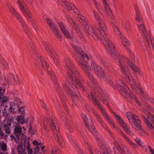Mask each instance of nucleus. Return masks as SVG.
<instances>
[{"label":"nucleus","mask_w":154,"mask_h":154,"mask_svg":"<svg viewBox=\"0 0 154 154\" xmlns=\"http://www.w3.org/2000/svg\"><path fill=\"white\" fill-rule=\"evenodd\" d=\"M122 43L124 46L125 48L126 49H127L128 48L126 46V45H129L130 44V42L128 41V40L125 37V38H123V39L122 40Z\"/></svg>","instance_id":"38"},{"label":"nucleus","mask_w":154,"mask_h":154,"mask_svg":"<svg viewBox=\"0 0 154 154\" xmlns=\"http://www.w3.org/2000/svg\"><path fill=\"white\" fill-rule=\"evenodd\" d=\"M81 117L82 118L84 123L89 119H88L86 116L84 114H82Z\"/></svg>","instance_id":"58"},{"label":"nucleus","mask_w":154,"mask_h":154,"mask_svg":"<svg viewBox=\"0 0 154 154\" xmlns=\"http://www.w3.org/2000/svg\"><path fill=\"white\" fill-rule=\"evenodd\" d=\"M103 116L110 125H112V124H113L114 123L110 119L107 114H105V115Z\"/></svg>","instance_id":"47"},{"label":"nucleus","mask_w":154,"mask_h":154,"mask_svg":"<svg viewBox=\"0 0 154 154\" xmlns=\"http://www.w3.org/2000/svg\"><path fill=\"white\" fill-rule=\"evenodd\" d=\"M81 65V68L83 71L86 74V76L88 78L92 81L93 83L95 84L96 83L95 78H94L91 71L88 67H87L86 66Z\"/></svg>","instance_id":"16"},{"label":"nucleus","mask_w":154,"mask_h":154,"mask_svg":"<svg viewBox=\"0 0 154 154\" xmlns=\"http://www.w3.org/2000/svg\"><path fill=\"white\" fill-rule=\"evenodd\" d=\"M19 113H20L23 114L25 113V109L23 106L20 107L19 106Z\"/></svg>","instance_id":"62"},{"label":"nucleus","mask_w":154,"mask_h":154,"mask_svg":"<svg viewBox=\"0 0 154 154\" xmlns=\"http://www.w3.org/2000/svg\"><path fill=\"white\" fill-rule=\"evenodd\" d=\"M127 49L129 51L130 54L131 56V58L132 60H134L135 59V56L132 53V52L130 50L129 48H128Z\"/></svg>","instance_id":"59"},{"label":"nucleus","mask_w":154,"mask_h":154,"mask_svg":"<svg viewBox=\"0 0 154 154\" xmlns=\"http://www.w3.org/2000/svg\"><path fill=\"white\" fill-rule=\"evenodd\" d=\"M70 20H71V22L70 23L71 26L74 28L75 30L76 31V25L75 24V22L73 21L72 20V19L71 18H69Z\"/></svg>","instance_id":"56"},{"label":"nucleus","mask_w":154,"mask_h":154,"mask_svg":"<svg viewBox=\"0 0 154 154\" xmlns=\"http://www.w3.org/2000/svg\"><path fill=\"white\" fill-rule=\"evenodd\" d=\"M138 29L142 35L144 37V39L146 43L148 45H149L150 40L148 36L147 37L148 34L143 21H141L140 24L138 25Z\"/></svg>","instance_id":"15"},{"label":"nucleus","mask_w":154,"mask_h":154,"mask_svg":"<svg viewBox=\"0 0 154 154\" xmlns=\"http://www.w3.org/2000/svg\"><path fill=\"white\" fill-rule=\"evenodd\" d=\"M116 83L118 88L120 90L121 94L128 101H131L132 99L134 101H137V98L133 94L128 86L124 84L123 81L119 80L117 81Z\"/></svg>","instance_id":"6"},{"label":"nucleus","mask_w":154,"mask_h":154,"mask_svg":"<svg viewBox=\"0 0 154 154\" xmlns=\"http://www.w3.org/2000/svg\"><path fill=\"white\" fill-rule=\"evenodd\" d=\"M60 3L64 7L66 8L68 11H70L72 9V6L69 4L66 0H61L60 2Z\"/></svg>","instance_id":"25"},{"label":"nucleus","mask_w":154,"mask_h":154,"mask_svg":"<svg viewBox=\"0 0 154 154\" xmlns=\"http://www.w3.org/2000/svg\"><path fill=\"white\" fill-rule=\"evenodd\" d=\"M7 136V135L5 134V133L3 132V130H2L1 125L0 124V137L2 139L5 136L6 137Z\"/></svg>","instance_id":"45"},{"label":"nucleus","mask_w":154,"mask_h":154,"mask_svg":"<svg viewBox=\"0 0 154 154\" xmlns=\"http://www.w3.org/2000/svg\"><path fill=\"white\" fill-rule=\"evenodd\" d=\"M123 26L127 31H129L131 29L130 24L128 22H126L124 24Z\"/></svg>","instance_id":"43"},{"label":"nucleus","mask_w":154,"mask_h":154,"mask_svg":"<svg viewBox=\"0 0 154 154\" xmlns=\"http://www.w3.org/2000/svg\"><path fill=\"white\" fill-rule=\"evenodd\" d=\"M106 10L109 16L111 18L113 19V17L110 8H108L106 9Z\"/></svg>","instance_id":"51"},{"label":"nucleus","mask_w":154,"mask_h":154,"mask_svg":"<svg viewBox=\"0 0 154 154\" xmlns=\"http://www.w3.org/2000/svg\"><path fill=\"white\" fill-rule=\"evenodd\" d=\"M104 33L99 31V29L96 30L95 34L92 37L96 40H104L103 43L108 53L112 56L114 59H116V56L119 57V54L116 53L115 51V46L112 42L108 38L106 33V32Z\"/></svg>","instance_id":"2"},{"label":"nucleus","mask_w":154,"mask_h":154,"mask_svg":"<svg viewBox=\"0 0 154 154\" xmlns=\"http://www.w3.org/2000/svg\"><path fill=\"white\" fill-rule=\"evenodd\" d=\"M143 112L145 114H146L148 115V117H151V120L154 122L153 123L154 124V115H151L150 113L149 112L147 111L145 109H143Z\"/></svg>","instance_id":"39"},{"label":"nucleus","mask_w":154,"mask_h":154,"mask_svg":"<svg viewBox=\"0 0 154 154\" xmlns=\"http://www.w3.org/2000/svg\"><path fill=\"white\" fill-rule=\"evenodd\" d=\"M129 144H130L131 146L134 148H137V146L135 143H133L132 141H129Z\"/></svg>","instance_id":"63"},{"label":"nucleus","mask_w":154,"mask_h":154,"mask_svg":"<svg viewBox=\"0 0 154 154\" xmlns=\"http://www.w3.org/2000/svg\"><path fill=\"white\" fill-rule=\"evenodd\" d=\"M1 150L5 152L7 150V145L5 143H3L0 145Z\"/></svg>","instance_id":"41"},{"label":"nucleus","mask_w":154,"mask_h":154,"mask_svg":"<svg viewBox=\"0 0 154 154\" xmlns=\"http://www.w3.org/2000/svg\"><path fill=\"white\" fill-rule=\"evenodd\" d=\"M45 20L49 26L50 29L57 38L60 40H61L62 36L57 28V26L49 18H46Z\"/></svg>","instance_id":"11"},{"label":"nucleus","mask_w":154,"mask_h":154,"mask_svg":"<svg viewBox=\"0 0 154 154\" xmlns=\"http://www.w3.org/2000/svg\"><path fill=\"white\" fill-rule=\"evenodd\" d=\"M103 116L110 125H112V124H113L114 123L110 119L107 114H105V115Z\"/></svg>","instance_id":"46"},{"label":"nucleus","mask_w":154,"mask_h":154,"mask_svg":"<svg viewBox=\"0 0 154 154\" xmlns=\"http://www.w3.org/2000/svg\"><path fill=\"white\" fill-rule=\"evenodd\" d=\"M33 143L34 145H36L37 146H41L43 144L42 143H39L37 140H34L33 142Z\"/></svg>","instance_id":"57"},{"label":"nucleus","mask_w":154,"mask_h":154,"mask_svg":"<svg viewBox=\"0 0 154 154\" xmlns=\"http://www.w3.org/2000/svg\"><path fill=\"white\" fill-rule=\"evenodd\" d=\"M137 131H140V135L143 136H145L146 135H147L148 134L145 131H144L142 128L141 126V129Z\"/></svg>","instance_id":"49"},{"label":"nucleus","mask_w":154,"mask_h":154,"mask_svg":"<svg viewBox=\"0 0 154 154\" xmlns=\"http://www.w3.org/2000/svg\"><path fill=\"white\" fill-rule=\"evenodd\" d=\"M93 13L98 27L100 29V30H99V31H101V32H103L104 33V32L106 31L107 29L106 25L104 22L103 19L100 18V15L97 11H94Z\"/></svg>","instance_id":"12"},{"label":"nucleus","mask_w":154,"mask_h":154,"mask_svg":"<svg viewBox=\"0 0 154 154\" xmlns=\"http://www.w3.org/2000/svg\"><path fill=\"white\" fill-rule=\"evenodd\" d=\"M17 3L19 5V8L23 13L28 17L31 18L32 16L29 13V10L26 8V5L23 0H17Z\"/></svg>","instance_id":"14"},{"label":"nucleus","mask_w":154,"mask_h":154,"mask_svg":"<svg viewBox=\"0 0 154 154\" xmlns=\"http://www.w3.org/2000/svg\"><path fill=\"white\" fill-rule=\"evenodd\" d=\"M24 140L23 146L25 149H29L30 147V143L29 139L23 140Z\"/></svg>","instance_id":"36"},{"label":"nucleus","mask_w":154,"mask_h":154,"mask_svg":"<svg viewBox=\"0 0 154 154\" xmlns=\"http://www.w3.org/2000/svg\"><path fill=\"white\" fill-rule=\"evenodd\" d=\"M114 114L115 115V116L116 117L118 118V119L119 120V124H120L121 123H122V122H124L121 118V117H120L119 116L117 115L116 113H114Z\"/></svg>","instance_id":"61"},{"label":"nucleus","mask_w":154,"mask_h":154,"mask_svg":"<svg viewBox=\"0 0 154 154\" xmlns=\"http://www.w3.org/2000/svg\"><path fill=\"white\" fill-rule=\"evenodd\" d=\"M93 91H94L95 94H96L97 96H97L100 97L99 99L100 100L102 101L103 104H105L107 105H108L107 99H106V97L104 96H103V95H101L102 97L100 96V95H101V94L102 93V92L99 86H97V87Z\"/></svg>","instance_id":"17"},{"label":"nucleus","mask_w":154,"mask_h":154,"mask_svg":"<svg viewBox=\"0 0 154 154\" xmlns=\"http://www.w3.org/2000/svg\"><path fill=\"white\" fill-rule=\"evenodd\" d=\"M3 125L4 127V130H5V132L8 134L10 133L11 130L10 129V127L11 125L10 122L8 121L6 124L5 123H3Z\"/></svg>","instance_id":"26"},{"label":"nucleus","mask_w":154,"mask_h":154,"mask_svg":"<svg viewBox=\"0 0 154 154\" xmlns=\"http://www.w3.org/2000/svg\"><path fill=\"white\" fill-rule=\"evenodd\" d=\"M104 6L106 10L108 8H110L108 5L107 2H106L107 0H102Z\"/></svg>","instance_id":"55"},{"label":"nucleus","mask_w":154,"mask_h":154,"mask_svg":"<svg viewBox=\"0 0 154 154\" xmlns=\"http://www.w3.org/2000/svg\"><path fill=\"white\" fill-rule=\"evenodd\" d=\"M109 84L112 86L114 89H117L118 88V87L116 86V85L114 84L112 80H110L108 82Z\"/></svg>","instance_id":"53"},{"label":"nucleus","mask_w":154,"mask_h":154,"mask_svg":"<svg viewBox=\"0 0 154 154\" xmlns=\"http://www.w3.org/2000/svg\"><path fill=\"white\" fill-rule=\"evenodd\" d=\"M136 20L137 21L139 22H140V24L141 22L142 21L141 20V17L140 13L138 11H136Z\"/></svg>","instance_id":"42"},{"label":"nucleus","mask_w":154,"mask_h":154,"mask_svg":"<svg viewBox=\"0 0 154 154\" xmlns=\"http://www.w3.org/2000/svg\"><path fill=\"white\" fill-rule=\"evenodd\" d=\"M142 117L143 118L144 120V122L146 123L148 127L153 132V134H154V129L153 128V126L147 120L146 118L144 117L143 116H142Z\"/></svg>","instance_id":"32"},{"label":"nucleus","mask_w":154,"mask_h":154,"mask_svg":"<svg viewBox=\"0 0 154 154\" xmlns=\"http://www.w3.org/2000/svg\"><path fill=\"white\" fill-rule=\"evenodd\" d=\"M126 116L129 122L134 125V128L136 130L141 129V120L137 116L136 114L129 112L126 114Z\"/></svg>","instance_id":"8"},{"label":"nucleus","mask_w":154,"mask_h":154,"mask_svg":"<svg viewBox=\"0 0 154 154\" xmlns=\"http://www.w3.org/2000/svg\"><path fill=\"white\" fill-rule=\"evenodd\" d=\"M81 24L83 25L85 33L88 36L91 35L92 37L95 34L96 31H94L92 27L88 26L86 22L87 20L84 17L79 15V17Z\"/></svg>","instance_id":"10"},{"label":"nucleus","mask_w":154,"mask_h":154,"mask_svg":"<svg viewBox=\"0 0 154 154\" xmlns=\"http://www.w3.org/2000/svg\"><path fill=\"white\" fill-rule=\"evenodd\" d=\"M46 122L50 125L53 131V136L55 140L57 141L61 147H63L64 141L63 138L59 133V128L57 122L53 119H46Z\"/></svg>","instance_id":"5"},{"label":"nucleus","mask_w":154,"mask_h":154,"mask_svg":"<svg viewBox=\"0 0 154 154\" xmlns=\"http://www.w3.org/2000/svg\"><path fill=\"white\" fill-rule=\"evenodd\" d=\"M64 61L69 81L63 84V88L69 96L79 98L80 94L76 85L79 86L83 91H86V89L83 85V80L69 59L65 58Z\"/></svg>","instance_id":"1"},{"label":"nucleus","mask_w":154,"mask_h":154,"mask_svg":"<svg viewBox=\"0 0 154 154\" xmlns=\"http://www.w3.org/2000/svg\"><path fill=\"white\" fill-rule=\"evenodd\" d=\"M14 133L17 135H20L22 133V129L21 127L17 125L15 127L14 130Z\"/></svg>","instance_id":"34"},{"label":"nucleus","mask_w":154,"mask_h":154,"mask_svg":"<svg viewBox=\"0 0 154 154\" xmlns=\"http://www.w3.org/2000/svg\"><path fill=\"white\" fill-rule=\"evenodd\" d=\"M40 146H36L34 149V154H36L37 153H38L39 152L40 149Z\"/></svg>","instance_id":"54"},{"label":"nucleus","mask_w":154,"mask_h":154,"mask_svg":"<svg viewBox=\"0 0 154 154\" xmlns=\"http://www.w3.org/2000/svg\"><path fill=\"white\" fill-rule=\"evenodd\" d=\"M85 123L93 134L97 135V132L94 128V127L93 126L92 121L90 119H88L85 122Z\"/></svg>","instance_id":"18"},{"label":"nucleus","mask_w":154,"mask_h":154,"mask_svg":"<svg viewBox=\"0 0 154 154\" xmlns=\"http://www.w3.org/2000/svg\"><path fill=\"white\" fill-rule=\"evenodd\" d=\"M101 127L106 129L110 134V135L112 134V132L110 131L109 128L106 126V125L103 122L100 124Z\"/></svg>","instance_id":"40"},{"label":"nucleus","mask_w":154,"mask_h":154,"mask_svg":"<svg viewBox=\"0 0 154 154\" xmlns=\"http://www.w3.org/2000/svg\"><path fill=\"white\" fill-rule=\"evenodd\" d=\"M57 152L56 149L55 147L52 148V150L51 152V154H56Z\"/></svg>","instance_id":"64"},{"label":"nucleus","mask_w":154,"mask_h":154,"mask_svg":"<svg viewBox=\"0 0 154 154\" xmlns=\"http://www.w3.org/2000/svg\"><path fill=\"white\" fill-rule=\"evenodd\" d=\"M35 64L38 70L41 71V73L43 74L44 71L48 72L50 75L51 79L55 81L56 78L54 73L49 67V65L44 58L40 56L35 63Z\"/></svg>","instance_id":"4"},{"label":"nucleus","mask_w":154,"mask_h":154,"mask_svg":"<svg viewBox=\"0 0 154 154\" xmlns=\"http://www.w3.org/2000/svg\"><path fill=\"white\" fill-rule=\"evenodd\" d=\"M72 45L75 53L77 54L78 56L80 59L78 63L81 68V64L83 66H86L91 71L92 69L94 72L96 69L100 67L99 66H97L94 61L90 60L89 57L79 47L74 44H72Z\"/></svg>","instance_id":"3"},{"label":"nucleus","mask_w":154,"mask_h":154,"mask_svg":"<svg viewBox=\"0 0 154 154\" xmlns=\"http://www.w3.org/2000/svg\"><path fill=\"white\" fill-rule=\"evenodd\" d=\"M23 142L21 141L19 143L17 148V150L18 154H27L26 152V149L23 148Z\"/></svg>","instance_id":"23"},{"label":"nucleus","mask_w":154,"mask_h":154,"mask_svg":"<svg viewBox=\"0 0 154 154\" xmlns=\"http://www.w3.org/2000/svg\"><path fill=\"white\" fill-rule=\"evenodd\" d=\"M113 144L117 148L118 151L120 152L121 154H125V152H124L123 149H122V148L121 147L120 145L116 141H114L113 142Z\"/></svg>","instance_id":"31"},{"label":"nucleus","mask_w":154,"mask_h":154,"mask_svg":"<svg viewBox=\"0 0 154 154\" xmlns=\"http://www.w3.org/2000/svg\"><path fill=\"white\" fill-rule=\"evenodd\" d=\"M19 104L12 102L10 103L9 109L10 112L14 114H17L19 113Z\"/></svg>","instance_id":"19"},{"label":"nucleus","mask_w":154,"mask_h":154,"mask_svg":"<svg viewBox=\"0 0 154 154\" xmlns=\"http://www.w3.org/2000/svg\"><path fill=\"white\" fill-rule=\"evenodd\" d=\"M120 66L122 72V77L125 79L128 83L131 85V88L133 90L135 89V87L138 81L137 78L136 77L135 78H132L134 83H131V80L130 77L131 73L129 72L128 70L126 68V65H120Z\"/></svg>","instance_id":"7"},{"label":"nucleus","mask_w":154,"mask_h":154,"mask_svg":"<svg viewBox=\"0 0 154 154\" xmlns=\"http://www.w3.org/2000/svg\"><path fill=\"white\" fill-rule=\"evenodd\" d=\"M100 60L101 61V63L106 68L108 69H110V65L108 63H107L106 62V60L103 58H100Z\"/></svg>","instance_id":"35"},{"label":"nucleus","mask_w":154,"mask_h":154,"mask_svg":"<svg viewBox=\"0 0 154 154\" xmlns=\"http://www.w3.org/2000/svg\"><path fill=\"white\" fill-rule=\"evenodd\" d=\"M95 135L96 136V139L98 141V142L99 143V144L102 147L103 146V141L102 139L100 138L99 137L97 136L98 135V134L97 133L96 135Z\"/></svg>","instance_id":"44"},{"label":"nucleus","mask_w":154,"mask_h":154,"mask_svg":"<svg viewBox=\"0 0 154 154\" xmlns=\"http://www.w3.org/2000/svg\"><path fill=\"white\" fill-rule=\"evenodd\" d=\"M96 94H95L94 92L92 91L91 92L90 94H89L88 98L89 99L93 101V103L95 105H97L98 107L100 110L101 113L103 116L107 113L106 112L105 110L103 109L102 105L99 104L96 98Z\"/></svg>","instance_id":"13"},{"label":"nucleus","mask_w":154,"mask_h":154,"mask_svg":"<svg viewBox=\"0 0 154 154\" xmlns=\"http://www.w3.org/2000/svg\"><path fill=\"white\" fill-rule=\"evenodd\" d=\"M60 28L63 34L67 37L69 39H72V37L70 35L69 32L66 29L63 23H58Z\"/></svg>","instance_id":"21"},{"label":"nucleus","mask_w":154,"mask_h":154,"mask_svg":"<svg viewBox=\"0 0 154 154\" xmlns=\"http://www.w3.org/2000/svg\"><path fill=\"white\" fill-rule=\"evenodd\" d=\"M17 118V116H12L9 120H7V122H8V121H9L10 122V123H11V122H13V123L14 125H16Z\"/></svg>","instance_id":"37"},{"label":"nucleus","mask_w":154,"mask_h":154,"mask_svg":"<svg viewBox=\"0 0 154 154\" xmlns=\"http://www.w3.org/2000/svg\"><path fill=\"white\" fill-rule=\"evenodd\" d=\"M134 140L138 145L141 147L142 146V141L139 138H136Z\"/></svg>","instance_id":"50"},{"label":"nucleus","mask_w":154,"mask_h":154,"mask_svg":"<svg viewBox=\"0 0 154 154\" xmlns=\"http://www.w3.org/2000/svg\"><path fill=\"white\" fill-rule=\"evenodd\" d=\"M96 117L97 119V121L100 124L103 122L102 120L101 119V118L100 117L99 115H98L97 114H96Z\"/></svg>","instance_id":"60"},{"label":"nucleus","mask_w":154,"mask_h":154,"mask_svg":"<svg viewBox=\"0 0 154 154\" xmlns=\"http://www.w3.org/2000/svg\"><path fill=\"white\" fill-rule=\"evenodd\" d=\"M9 10L12 14L14 16L17 20L21 23L23 22V20L21 16L16 11L13 7H11L9 8Z\"/></svg>","instance_id":"22"},{"label":"nucleus","mask_w":154,"mask_h":154,"mask_svg":"<svg viewBox=\"0 0 154 154\" xmlns=\"http://www.w3.org/2000/svg\"><path fill=\"white\" fill-rule=\"evenodd\" d=\"M24 122V119L23 116H17L16 125H18L20 123L23 124Z\"/></svg>","instance_id":"33"},{"label":"nucleus","mask_w":154,"mask_h":154,"mask_svg":"<svg viewBox=\"0 0 154 154\" xmlns=\"http://www.w3.org/2000/svg\"><path fill=\"white\" fill-rule=\"evenodd\" d=\"M102 147V148L101 149V153L98 152L97 154H111V152L109 149L104 146Z\"/></svg>","instance_id":"30"},{"label":"nucleus","mask_w":154,"mask_h":154,"mask_svg":"<svg viewBox=\"0 0 154 154\" xmlns=\"http://www.w3.org/2000/svg\"><path fill=\"white\" fill-rule=\"evenodd\" d=\"M9 98L7 96H5L3 97V101L2 102V106L4 105L8 101Z\"/></svg>","instance_id":"52"},{"label":"nucleus","mask_w":154,"mask_h":154,"mask_svg":"<svg viewBox=\"0 0 154 154\" xmlns=\"http://www.w3.org/2000/svg\"><path fill=\"white\" fill-rule=\"evenodd\" d=\"M42 43L46 52L48 53L53 59L54 62L55 64L57 66H58L59 64L57 59V54L55 51L52 49L51 45L47 42L43 41Z\"/></svg>","instance_id":"9"},{"label":"nucleus","mask_w":154,"mask_h":154,"mask_svg":"<svg viewBox=\"0 0 154 154\" xmlns=\"http://www.w3.org/2000/svg\"><path fill=\"white\" fill-rule=\"evenodd\" d=\"M120 125L124 128L126 133L130 135H133L134 134L132 132V131H131L130 128L124 122H123Z\"/></svg>","instance_id":"27"},{"label":"nucleus","mask_w":154,"mask_h":154,"mask_svg":"<svg viewBox=\"0 0 154 154\" xmlns=\"http://www.w3.org/2000/svg\"><path fill=\"white\" fill-rule=\"evenodd\" d=\"M14 103H18V104H21L22 103L21 100L17 97H14Z\"/></svg>","instance_id":"48"},{"label":"nucleus","mask_w":154,"mask_h":154,"mask_svg":"<svg viewBox=\"0 0 154 154\" xmlns=\"http://www.w3.org/2000/svg\"><path fill=\"white\" fill-rule=\"evenodd\" d=\"M94 73L100 79H104L106 76L104 71L100 66L94 70Z\"/></svg>","instance_id":"20"},{"label":"nucleus","mask_w":154,"mask_h":154,"mask_svg":"<svg viewBox=\"0 0 154 154\" xmlns=\"http://www.w3.org/2000/svg\"><path fill=\"white\" fill-rule=\"evenodd\" d=\"M117 57L116 59H115V60H117L118 59V62L119 63V65H126L125 64V62H126L127 63V60H129L127 57H124L120 56V54H119V57H117Z\"/></svg>","instance_id":"24"},{"label":"nucleus","mask_w":154,"mask_h":154,"mask_svg":"<svg viewBox=\"0 0 154 154\" xmlns=\"http://www.w3.org/2000/svg\"><path fill=\"white\" fill-rule=\"evenodd\" d=\"M10 112H8L7 110L5 108L3 109V116L4 117V118L5 119V120H4L3 121V123H5V121L6 120H9L11 117L12 116V113Z\"/></svg>","instance_id":"28"},{"label":"nucleus","mask_w":154,"mask_h":154,"mask_svg":"<svg viewBox=\"0 0 154 154\" xmlns=\"http://www.w3.org/2000/svg\"><path fill=\"white\" fill-rule=\"evenodd\" d=\"M127 63L134 71L139 73L141 72L140 69L132 63L130 60H128Z\"/></svg>","instance_id":"29"}]
</instances>
